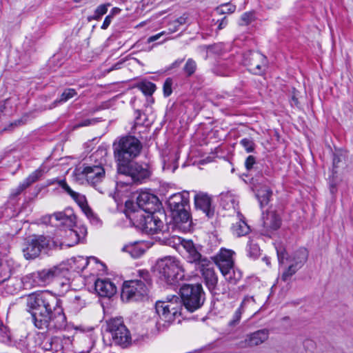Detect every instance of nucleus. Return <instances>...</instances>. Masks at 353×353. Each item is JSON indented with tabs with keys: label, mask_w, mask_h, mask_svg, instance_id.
Returning a JSON list of instances; mask_svg holds the SVG:
<instances>
[{
	"label": "nucleus",
	"mask_w": 353,
	"mask_h": 353,
	"mask_svg": "<svg viewBox=\"0 0 353 353\" xmlns=\"http://www.w3.org/2000/svg\"><path fill=\"white\" fill-rule=\"evenodd\" d=\"M122 250L128 252L134 259L139 258L145 252V250L138 243L126 245L123 248Z\"/></svg>",
	"instance_id": "nucleus-34"
},
{
	"label": "nucleus",
	"mask_w": 353,
	"mask_h": 353,
	"mask_svg": "<svg viewBox=\"0 0 353 353\" xmlns=\"http://www.w3.org/2000/svg\"><path fill=\"white\" fill-rule=\"evenodd\" d=\"M189 208L188 205V207H183V209L180 208L179 210L172 212L173 219L179 227H181L183 224L187 225L184 226L185 228H188L190 226L191 218Z\"/></svg>",
	"instance_id": "nucleus-27"
},
{
	"label": "nucleus",
	"mask_w": 353,
	"mask_h": 353,
	"mask_svg": "<svg viewBox=\"0 0 353 353\" xmlns=\"http://www.w3.org/2000/svg\"><path fill=\"white\" fill-rule=\"evenodd\" d=\"M0 342L6 344L12 343V334L8 327L0 320Z\"/></svg>",
	"instance_id": "nucleus-37"
},
{
	"label": "nucleus",
	"mask_w": 353,
	"mask_h": 353,
	"mask_svg": "<svg viewBox=\"0 0 353 353\" xmlns=\"http://www.w3.org/2000/svg\"><path fill=\"white\" fill-rule=\"evenodd\" d=\"M172 79L171 78H167L163 85V95L165 97H169L172 92Z\"/></svg>",
	"instance_id": "nucleus-50"
},
{
	"label": "nucleus",
	"mask_w": 353,
	"mask_h": 353,
	"mask_svg": "<svg viewBox=\"0 0 353 353\" xmlns=\"http://www.w3.org/2000/svg\"><path fill=\"white\" fill-rule=\"evenodd\" d=\"M233 254L232 250L222 248L212 260L225 279L235 283L241 278V272L234 270Z\"/></svg>",
	"instance_id": "nucleus-12"
},
{
	"label": "nucleus",
	"mask_w": 353,
	"mask_h": 353,
	"mask_svg": "<svg viewBox=\"0 0 353 353\" xmlns=\"http://www.w3.org/2000/svg\"><path fill=\"white\" fill-rule=\"evenodd\" d=\"M159 199L157 196L147 192H141L137 198L136 206L126 202L128 208L126 215L133 210H141L143 213L153 212L159 208Z\"/></svg>",
	"instance_id": "nucleus-14"
},
{
	"label": "nucleus",
	"mask_w": 353,
	"mask_h": 353,
	"mask_svg": "<svg viewBox=\"0 0 353 353\" xmlns=\"http://www.w3.org/2000/svg\"><path fill=\"white\" fill-rule=\"evenodd\" d=\"M197 68L196 63L194 60L190 58L187 60L185 65L183 66V71L187 77L192 76L196 72Z\"/></svg>",
	"instance_id": "nucleus-40"
},
{
	"label": "nucleus",
	"mask_w": 353,
	"mask_h": 353,
	"mask_svg": "<svg viewBox=\"0 0 353 353\" xmlns=\"http://www.w3.org/2000/svg\"><path fill=\"white\" fill-rule=\"evenodd\" d=\"M77 94L76 90L73 88H68L65 89L63 93L61 94L60 98L57 99L54 103H65L72 97H75Z\"/></svg>",
	"instance_id": "nucleus-43"
},
{
	"label": "nucleus",
	"mask_w": 353,
	"mask_h": 353,
	"mask_svg": "<svg viewBox=\"0 0 353 353\" xmlns=\"http://www.w3.org/2000/svg\"><path fill=\"white\" fill-rule=\"evenodd\" d=\"M110 3H104L99 5L96 10H94V13L92 16L88 17V19L89 21L92 20H99L104 15L107 11L108 8L110 6Z\"/></svg>",
	"instance_id": "nucleus-38"
},
{
	"label": "nucleus",
	"mask_w": 353,
	"mask_h": 353,
	"mask_svg": "<svg viewBox=\"0 0 353 353\" xmlns=\"http://www.w3.org/2000/svg\"><path fill=\"white\" fill-rule=\"evenodd\" d=\"M12 268L10 261H6L0 264V283H3L10 279Z\"/></svg>",
	"instance_id": "nucleus-35"
},
{
	"label": "nucleus",
	"mask_w": 353,
	"mask_h": 353,
	"mask_svg": "<svg viewBox=\"0 0 353 353\" xmlns=\"http://www.w3.org/2000/svg\"><path fill=\"white\" fill-rule=\"evenodd\" d=\"M83 212L92 225L95 226H99L101 225V220L93 212V211L89 206H84Z\"/></svg>",
	"instance_id": "nucleus-42"
},
{
	"label": "nucleus",
	"mask_w": 353,
	"mask_h": 353,
	"mask_svg": "<svg viewBox=\"0 0 353 353\" xmlns=\"http://www.w3.org/2000/svg\"><path fill=\"white\" fill-rule=\"evenodd\" d=\"M256 163V158L252 155H249L245 161V167L248 171L251 170Z\"/></svg>",
	"instance_id": "nucleus-53"
},
{
	"label": "nucleus",
	"mask_w": 353,
	"mask_h": 353,
	"mask_svg": "<svg viewBox=\"0 0 353 353\" xmlns=\"http://www.w3.org/2000/svg\"><path fill=\"white\" fill-rule=\"evenodd\" d=\"M159 278L168 285H176L184 278V271L180 261L175 257L166 256L156 265Z\"/></svg>",
	"instance_id": "nucleus-7"
},
{
	"label": "nucleus",
	"mask_w": 353,
	"mask_h": 353,
	"mask_svg": "<svg viewBox=\"0 0 353 353\" xmlns=\"http://www.w3.org/2000/svg\"><path fill=\"white\" fill-rule=\"evenodd\" d=\"M106 330L110 334L112 343L122 348H127L132 343V335L121 316L110 319L106 321Z\"/></svg>",
	"instance_id": "nucleus-10"
},
{
	"label": "nucleus",
	"mask_w": 353,
	"mask_h": 353,
	"mask_svg": "<svg viewBox=\"0 0 353 353\" xmlns=\"http://www.w3.org/2000/svg\"><path fill=\"white\" fill-rule=\"evenodd\" d=\"M121 10L120 8H117V7L113 8L111 10V11H110V12L109 15H110L112 17H113V18H114V17L115 15H117V14H119L121 12Z\"/></svg>",
	"instance_id": "nucleus-61"
},
{
	"label": "nucleus",
	"mask_w": 353,
	"mask_h": 353,
	"mask_svg": "<svg viewBox=\"0 0 353 353\" xmlns=\"http://www.w3.org/2000/svg\"><path fill=\"white\" fill-rule=\"evenodd\" d=\"M292 101L294 103V104L295 105H297L298 104V99L294 96L293 95L292 97Z\"/></svg>",
	"instance_id": "nucleus-64"
},
{
	"label": "nucleus",
	"mask_w": 353,
	"mask_h": 353,
	"mask_svg": "<svg viewBox=\"0 0 353 353\" xmlns=\"http://www.w3.org/2000/svg\"><path fill=\"white\" fill-rule=\"evenodd\" d=\"M80 260H81V261H83V263H84V265H83V267L81 268V269H82V270H83V269L85 268V266H86V265H88V263L87 260L84 259H83V258H82V257H80Z\"/></svg>",
	"instance_id": "nucleus-63"
},
{
	"label": "nucleus",
	"mask_w": 353,
	"mask_h": 353,
	"mask_svg": "<svg viewBox=\"0 0 353 353\" xmlns=\"http://www.w3.org/2000/svg\"><path fill=\"white\" fill-rule=\"evenodd\" d=\"M343 156L341 154H334L333 157V168L332 179H330L329 186L330 191L332 195L336 194L337 192L338 180L335 174L337 173L336 168L340 165L339 163L342 161Z\"/></svg>",
	"instance_id": "nucleus-31"
},
{
	"label": "nucleus",
	"mask_w": 353,
	"mask_h": 353,
	"mask_svg": "<svg viewBox=\"0 0 353 353\" xmlns=\"http://www.w3.org/2000/svg\"><path fill=\"white\" fill-rule=\"evenodd\" d=\"M85 300L79 295L75 296L71 302L72 307L75 312H79L85 307Z\"/></svg>",
	"instance_id": "nucleus-46"
},
{
	"label": "nucleus",
	"mask_w": 353,
	"mask_h": 353,
	"mask_svg": "<svg viewBox=\"0 0 353 353\" xmlns=\"http://www.w3.org/2000/svg\"><path fill=\"white\" fill-rule=\"evenodd\" d=\"M106 155L107 150L105 149L98 148L90 156L91 161H94L95 164L85 166L83 169L79 168L77 170V174L85 178L87 182L93 187H97L105 177V170L103 165L106 161Z\"/></svg>",
	"instance_id": "nucleus-5"
},
{
	"label": "nucleus",
	"mask_w": 353,
	"mask_h": 353,
	"mask_svg": "<svg viewBox=\"0 0 353 353\" xmlns=\"http://www.w3.org/2000/svg\"><path fill=\"white\" fill-rule=\"evenodd\" d=\"M248 255L249 257L256 259L260 255V248L257 244L252 243L251 241L248 244Z\"/></svg>",
	"instance_id": "nucleus-47"
},
{
	"label": "nucleus",
	"mask_w": 353,
	"mask_h": 353,
	"mask_svg": "<svg viewBox=\"0 0 353 353\" xmlns=\"http://www.w3.org/2000/svg\"><path fill=\"white\" fill-rule=\"evenodd\" d=\"M147 119L144 113H142L139 110L135 112V123L137 125H144Z\"/></svg>",
	"instance_id": "nucleus-52"
},
{
	"label": "nucleus",
	"mask_w": 353,
	"mask_h": 353,
	"mask_svg": "<svg viewBox=\"0 0 353 353\" xmlns=\"http://www.w3.org/2000/svg\"><path fill=\"white\" fill-rule=\"evenodd\" d=\"M217 23H219L217 29L219 30H221L227 26L228 23V20L226 17H224L221 20H218Z\"/></svg>",
	"instance_id": "nucleus-57"
},
{
	"label": "nucleus",
	"mask_w": 353,
	"mask_h": 353,
	"mask_svg": "<svg viewBox=\"0 0 353 353\" xmlns=\"http://www.w3.org/2000/svg\"><path fill=\"white\" fill-rule=\"evenodd\" d=\"M58 183L60 187L62 188L69 195L71 196V197L74 199H77L78 197V193L73 191L70 187L68 185L65 180H59Z\"/></svg>",
	"instance_id": "nucleus-49"
},
{
	"label": "nucleus",
	"mask_w": 353,
	"mask_h": 353,
	"mask_svg": "<svg viewBox=\"0 0 353 353\" xmlns=\"http://www.w3.org/2000/svg\"><path fill=\"white\" fill-rule=\"evenodd\" d=\"M194 199L196 209L201 210L209 218L214 216V208L212 205V198L210 195L200 192L195 194Z\"/></svg>",
	"instance_id": "nucleus-20"
},
{
	"label": "nucleus",
	"mask_w": 353,
	"mask_h": 353,
	"mask_svg": "<svg viewBox=\"0 0 353 353\" xmlns=\"http://www.w3.org/2000/svg\"><path fill=\"white\" fill-rule=\"evenodd\" d=\"M123 63V61H118L117 63H114L110 68L108 69V72L120 69Z\"/></svg>",
	"instance_id": "nucleus-60"
},
{
	"label": "nucleus",
	"mask_w": 353,
	"mask_h": 353,
	"mask_svg": "<svg viewBox=\"0 0 353 353\" xmlns=\"http://www.w3.org/2000/svg\"><path fill=\"white\" fill-rule=\"evenodd\" d=\"M196 270L201 273L208 290L211 292L214 291L217 285L218 277L214 272L212 261L210 260V263L208 265L199 267Z\"/></svg>",
	"instance_id": "nucleus-21"
},
{
	"label": "nucleus",
	"mask_w": 353,
	"mask_h": 353,
	"mask_svg": "<svg viewBox=\"0 0 353 353\" xmlns=\"http://www.w3.org/2000/svg\"><path fill=\"white\" fill-rule=\"evenodd\" d=\"M239 144L244 148L247 153L255 151L256 145L252 137H245L240 140Z\"/></svg>",
	"instance_id": "nucleus-39"
},
{
	"label": "nucleus",
	"mask_w": 353,
	"mask_h": 353,
	"mask_svg": "<svg viewBox=\"0 0 353 353\" xmlns=\"http://www.w3.org/2000/svg\"><path fill=\"white\" fill-rule=\"evenodd\" d=\"M65 272V270L59 266L45 268L25 276V283L27 287L31 288L44 287L52 282L54 279L63 276Z\"/></svg>",
	"instance_id": "nucleus-11"
},
{
	"label": "nucleus",
	"mask_w": 353,
	"mask_h": 353,
	"mask_svg": "<svg viewBox=\"0 0 353 353\" xmlns=\"http://www.w3.org/2000/svg\"><path fill=\"white\" fill-rule=\"evenodd\" d=\"M65 233L68 245L73 246L83 241L87 235V228L84 225H75L74 228H68Z\"/></svg>",
	"instance_id": "nucleus-22"
},
{
	"label": "nucleus",
	"mask_w": 353,
	"mask_h": 353,
	"mask_svg": "<svg viewBox=\"0 0 353 353\" xmlns=\"http://www.w3.org/2000/svg\"><path fill=\"white\" fill-rule=\"evenodd\" d=\"M128 218L148 234L169 233V227L165 225L154 212L143 213L141 210H133L127 214Z\"/></svg>",
	"instance_id": "nucleus-3"
},
{
	"label": "nucleus",
	"mask_w": 353,
	"mask_h": 353,
	"mask_svg": "<svg viewBox=\"0 0 353 353\" xmlns=\"http://www.w3.org/2000/svg\"><path fill=\"white\" fill-rule=\"evenodd\" d=\"M277 256L280 264H283L285 260L290 266L299 270L307 261L308 251L305 248H301L290 255H288L285 251L277 250Z\"/></svg>",
	"instance_id": "nucleus-17"
},
{
	"label": "nucleus",
	"mask_w": 353,
	"mask_h": 353,
	"mask_svg": "<svg viewBox=\"0 0 353 353\" xmlns=\"http://www.w3.org/2000/svg\"><path fill=\"white\" fill-rule=\"evenodd\" d=\"M236 10V6L230 3H224L217 7L215 10L218 14H231Z\"/></svg>",
	"instance_id": "nucleus-48"
},
{
	"label": "nucleus",
	"mask_w": 353,
	"mask_h": 353,
	"mask_svg": "<svg viewBox=\"0 0 353 353\" xmlns=\"http://www.w3.org/2000/svg\"><path fill=\"white\" fill-rule=\"evenodd\" d=\"M27 306L30 310H37L56 314L58 308H62L61 301L49 291L30 294L27 299Z\"/></svg>",
	"instance_id": "nucleus-8"
},
{
	"label": "nucleus",
	"mask_w": 353,
	"mask_h": 353,
	"mask_svg": "<svg viewBox=\"0 0 353 353\" xmlns=\"http://www.w3.org/2000/svg\"><path fill=\"white\" fill-rule=\"evenodd\" d=\"M97 122H98L97 119H85V120L82 121L81 122H80L79 123H78L77 127L79 128V127L88 126L90 125H93V124L96 123Z\"/></svg>",
	"instance_id": "nucleus-55"
},
{
	"label": "nucleus",
	"mask_w": 353,
	"mask_h": 353,
	"mask_svg": "<svg viewBox=\"0 0 353 353\" xmlns=\"http://www.w3.org/2000/svg\"><path fill=\"white\" fill-rule=\"evenodd\" d=\"M179 157L176 152L172 154L170 157L167 161L165 159L163 160V169L171 170L174 172L179 166L178 159Z\"/></svg>",
	"instance_id": "nucleus-36"
},
{
	"label": "nucleus",
	"mask_w": 353,
	"mask_h": 353,
	"mask_svg": "<svg viewBox=\"0 0 353 353\" xmlns=\"http://www.w3.org/2000/svg\"><path fill=\"white\" fill-rule=\"evenodd\" d=\"M94 289L98 295L102 297H111L117 292L116 285L107 279H97Z\"/></svg>",
	"instance_id": "nucleus-24"
},
{
	"label": "nucleus",
	"mask_w": 353,
	"mask_h": 353,
	"mask_svg": "<svg viewBox=\"0 0 353 353\" xmlns=\"http://www.w3.org/2000/svg\"><path fill=\"white\" fill-rule=\"evenodd\" d=\"M43 174V170L37 169L32 172L23 182L27 187H29L31 184L38 181Z\"/></svg>",
	"instance_id": "nucleus-45"
},
{
	"label": "nucleus",
	"mask_w": 353,
	"mask_h": 353,
	"mask_svg": "<svg viewBox=\"0 0 353 353\" xmlns=\"http://www.w3.org/2000/svg\"><path fill=\"white\" fill-rule=\"evenodd\" d=\"M51 240L43 235H34L27 241L26 248L23 249V255L27 259L37 257L41 250L50 247Z\"/></svg>",
	"instance_id": "nucleus-16"
},
{
	"label": "nucleus",
	"mask_w": 353,
	"mask_h": 353,
	"mask_svg": "<svg viewBox=\"0 0 353 353\" xmlns=\"http://www.w3.org/2000/svg\"><path fill=\"white\" fill-rule=\"evenodd\" d=\"M27 188L28 187L26 185V184L23 182H22L18 185V187L16 189L12 190L11 193V196L15 197L19 195Z\"/></svg>",
	"instance_id": "nucleus-54"
},
{
	"label": "nucleus",
	"mask_w": 353,
	"mask_h": 353,
	"mask_svg": "<svg viewBox=\"0 0 353 353\" xmlns=\"http://www.w3.org/2000/svg\"><path fill=\"white\" fill-rule=\"evenodd\" d=\"M272 195V191L270 188L264 186L257 190L256 196L260 203L261 208L266 205Z\"/></svg>",
	"instance_id": "nucleus-33"
},
{
	"label": "nucleus",
	"mask_w": 353,
	"mask_h": 353,
	"mask_svg": "<svg viewBox=\"0 0 353 353\" xmlns=\"http://www.w3.org/2000/svg\"><path fill=\"white\" fill-rule=\"evenodd\" d=\"M169 245L175 247L181 245L186 252V260L190 263L194 264L196 268L204 267L210 263V259L201 254L202 246L195 244L191 240L183 239L179 236H174L169 239Z\"/></svg>",
	"instance_id": "nucleus-9"
},
{
	"label": "nucleus",
	"mask_w": 353,
	"mask_h": 353,
	"mask_svg": "<svg viewBox=\"0 0 353 353\" xmlns=\"http://www.w3.org/2000/svg\"><path fill=\"white\" fill-rule=\"evenodd\" d=\"M164 34H165V32H161L158 33V34H157L155 35L150 36V37L148 38L147 42L148 43H150L152 42H154V41L159 40Z\"/></svg>",
	"instance_id": "nucleus-59"
},
{
	"label": "nucleus",
	"mask_w": 353,
	"mask_h": 353,
	"mask_svg": "<svg viewBox=\"0 0 353 353\" xmlns=\"http://www.w3.org/2000/svg\"><path fill=\"white\" fill-rule=\"evenodd\" d=\"M237 216L239 221L232 225V231L234 235L240 237L248 234L250 229L241 212H237Z\"/></svg>",
	"instance_id": "nucleus-30"
},
{
	"label": "nucleus",
	"mask_w": 353,
	"mask_h": 353,
	"mask_svg": "<svg viewBox=\"0 0 353 353\" xmlns=\"http://www.w3.org/2000/svg\"><path fill=\"white\" fill-rule=\"evenodd\" d=\"M31 319L34 326L39 330L57 332L63 330L67 327V319L63 308H58L56 314L32 310Z\"/></svg>",
	"instance_id": "nucleus-4"
},
{
	"label": "nucleus",
	"mask_w": 353,
	"mask_h": 353,
	"mask_svg": "<svg viewBox=\"0 0 353 353\" xmlns=\"http://www.w3.org/2000/svg\"><path fill=\"white\" fill-rule=\"evenodd\" d=\"M180 296H168L166 301H157L155 305L158 318L156 328L159 332L165 331L181 315L183 307L193 312L204 302V292L200 284H184L180 288Z\"/></svg>",
	"instance_id": "nucleus-1"
},
{
	"label": "nucleus",
	"mask_w": 353,
	"mask_h": 353,
	"mask_svg": "<svg viewBox=\"0 0 353 353\" xmlns=\"http://www.w3.org/2000/svg\"><path fill=\"white\" fill-rule=\"evenodd\" d=\"M236 65L232 59L219 61L214 66L213 71L219 76H229L235 70Z\"/></svg>",
	"instance_id": "nucleus-29"
},
{
	"label": "nucleus",
	"mask_w": 353,
	"mask_h": 353,
	"mask_svg": "<svg viewBox=\"0 0 353 353\" xmlns=\"http://www.w3.org/2000/svg\"><path fill=\"white\" fill-rule=\"evenodd\" d=\"M54 217L57 221H60L61 225L68 228H74L76 225L77 217L73 210L66 208L63 212H57L52 214L50 218Z\"/></svg>",
	"instance_id": "nucleus-25"
},
{
	"label": "nucleus",
	"mask_w": 353,
	"mask_h": 353,
	"mask_svg": "<svg viewBox=\"0 0 353 353\" xmlns=\"http://www.w3.org/2000/svg\"><path fill=\"white\" fill-rule=\"evenodd\" d=\"M118 173L130 176L134 183H141L148 179L152 173L150 165L146 163L133 161L117 167Z\"/></svg>",
	"instance_id": "nucleus-13"
},
{
	"label": "nucleus",
	"mask_w": 353,
	"mask_h": 353,
	"mask_svg": "<svg viewBox=\"0 0 353 353\" xmlns=\"http://www.w3.org/2000/svg\"><path fill=\"white\" fill-rule=\"evenodd\" d=\"M5 283V290L6 293L10 294L17 293L22 288L25 289L31 288L30 287H27L25 283V276L21 279L11 277Z\"/></svg>",
	"instance_id": "nucleus-28"
},
{
	"label": "nucleus",
	"mask_w": 353,
	"mask_h": 353,
	"mask_svg": "<svg viewBox=\"0 0 353 353\" xmlns=\"http://www.w3.org/2000/svg\"><path fill=\"white\" fill-rule=\"evenodd\" d=\"M251 301H254L253 297H248L247 296L243 299L240 306L234 312L231 320L228 322L229 327H234L239 324L241 319V316L245 311L244 305L246 303V302H249Z\"/></svg>",
	"instance_id": "nucleus-32"
},
{
	"label": "nucleus",
	"mask_w": 353,
	"mask_h": 353,
	"mask_svg": "<svg viewBox=\"0 0 353 353\" xmlns=\"http://www.w3.org/2000/svg\"><path fill=\"white\" fill-rule=\"evenodd\" d=\"M253 18V14L251 12H245L243 13L240 19L239 25L240 26H248L250 24Z\"/></svg>",
	"instance_id": "nucleus-51"
},
{
	"label": "nucleus",
	"mask_w": 353,
	"mask_h": 353,
	"mask_svg": "<svg viewBox=\"0 0 353 353\" xmlns=\"http://www.w3.org/2000/svg\"><path fill=\"white\" fill-rule=\"evenodd\" d=\"M139 279L126 281L123 283L121 298L122 301H138L148 295L152 280L148 271L141 270L138 271Z\"/></svg>",
	"instance_id": "nucleus-2"
},
{
	"label": "nucleus",
	"mask_w": 353,
	"mask_h": 353,
	"mask_svg": "<svg viewBox=\"0 0 353 353\" xmlns=\"http://www.w3.org/2000/svg\"><path fill=\"white\" fill-rule=\"evenodd\" d=\"M183 61V59H177L172 63V67H177L179 66L182 62Z\"/></svg>",
	"instance_id": "nucleus-62"
},
{
	"label": "nucleus",
	"mask_w": 353,
	"mask_h": 353,
	"mask_svg": "<svg viewBox=\"0 0 353 353\" xmlns=\"http://www.w3.org/2000/svg\"><path fill=\"white\" fill-rule=\"evenodd\" d=\"M281 224L279 216L274 211H270L263 216V225L267 232L278 230Z\"/></svg>",
	"instance_id": "nucleus-26"
},
{
	"label": "nucleus",
	"mask_w": 353,
	"mask_h": 353,
	"mask_svg": "<svg viewBox=\"0 0 353 353\" xmlns=\"http://www.w3.org/2000/svg\"><path fill=\"white\" fill-rule=\"evenodd\" d=\"M269 330L268 329H261L248 334L244 340L239 342V348H248L258 346L265 341L269 337Z\"/></svg>",
	"instance_id": "nucleus-19"
},
{
	"label": "nucleus",
	"mask_w": 353,
	"mask_h": 353,
	"mask_svg": "<svg viewBox=\"0 0 353 353\" xmlns=\"http://www.w3.org/2000/svg\"><path fill=\"white\" fill-rule=\"evenodd\" d=\"M80 205L82 211L83 212L84 206H88L85 198L78 193V197L77 199H74Z\"/></svg>",
	"instance_id": "nucleus-56"
},
{
	"label": "nucleus",
	"mask_w": 353,
	"mask_h": 353,
	"mask_svg": "<svg viewBox=\"0 0 353 353\" xmlns=\"http://www.w3.org/2000/svg\"><path fill=\"white\" fill-rule=\"evenodd\" d=\"M168 205L172 212L183 209V207L189 205V192L183 191L177 192L169 196L167 201Z\"/></svg>",
	"instance_id": "nucleus-23"
},
{
	"label": "nucleus",
	"mask_w": 353,
	"mask_h": 353,
	"mask_svg": "<svg viewBox=\"0 0 353 353\" xmlns=\"http://www.w3.org/2000/svg\"><path fill=\"white\" fill-rule=\"evenodd\" d=\"M71 345L72 339L70 337L54 336L44 339L40 346L46 352L59 353L69 350Z\"/></svg>",
	"instance_id": "nucleus-18"
},
{
	"label": "nucleus",
	"mask_w": 353,
	"mask_h": 353,
	"mask_svg": "<svg viewBox=\"0 0 353 353\" xmlns=\"http://www.w3.org/2000/svg\"><path fill=\"white\" fill-rule=\"evenodd\" d=\"M113 147L117 167L128 163L137 158L142 149L141 141L133 136L122 137L118 143H114Z\"/></svg>",
	"instance_id": "nucleus-6"
},
{
	"label": "nucleus",
	"mask_w": 353,
	"mask_h": 353,
	"mask_svg": "<svg viewBox=\"0 0 353 353\" xmlns=\"http://www.w3.org/2000/svg\"><path fill=\"white\" fill-rule=\"evenodd\" d=\"M139 89L141 92L148 96H151L156 90V85L150 81H143L139 85Z\"/></svg>",
	"instance_id": "nucleus-41"
},
{
	"label": "nucleus",
	"mask_w": 353,
	"mask_h": 353,
	"mask_svg": "<svg viewBox=\"0 0 353 353\" xmlns=\"http://www.w3.org/2000/svg\"><path fill=\"white\" fill-rule=\"evenodd\" d=\"M297 270L290 265L285 268L281 276V280L285 283H290L293 275L297 272Z\"/></svg>",
	"instance_id": "nucleus-44"
},
{
	"label": "nucleus",
	"mask_w": 353,
	"mask_h": 353,
	"mask_svg": "<svg viewBox=\"0 0 353 353\" xmlns=\"http://www.w3.org/2000/svg\"><path fill=\"white\" fill-rule=\"evenodd\" d=\"M113 19V17H112L110 15H107L103 21V23L101 26V29L106 30L110 24L111 23Z\"/></svg>",
	"instance_id": "nucleus-58"
},
{
	"label": "nucleus",
	"mask_w": 353,
	"mask_h": 353,
	"mask_svg": "<svg viewBox=\"0 0 353 353\" xmlns=\"http://www.w3.org/2000/svg\"><path fill=\"white\" fill-rule=\"evenodd\" d=\"M242 63L254 74H263L267 67V59L256 51H247L243 54Z\"/></svg>",
	"instance_id": "nucleus-15"
}]
</instances>
